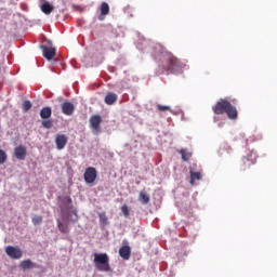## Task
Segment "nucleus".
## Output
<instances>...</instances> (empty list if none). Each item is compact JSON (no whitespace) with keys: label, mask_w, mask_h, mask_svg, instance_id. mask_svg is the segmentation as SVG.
Returning a JSON list of instances; mask_svg holds the SVG:
<instances>
[{"label":"nucleus","mask_w":277,"mask_h":277,"mask_svg":"<svg viewBox=\"0 0 277 277\" xmlns=\"http://www.w3.org/2000/svg\"><path fill=\"white\" fill-rule=\"evenodd\" d=\"M119 256H121L123 261H129V259H131V247L129 246L120 247Z\"/></svg>","instance_id":"nucleus-12"},{"label":"nucleus","mask_w":277,"mask_h":277,"mask_svg":"<svg viewBox=\"0 0 277 277\" xmlns=\"http://www.w3.org/2000/svg\"><path fill=\"white\" fill-rule=\"evenodd\" d=\"M57 228L60 233H63L64 235H67V233H69L68 225H64L62 221H57Z\"/></svg>","instance_id":"nucleus-20"},{"label":"nucleus","mask_w":277,"mask_h":277,"mask_svg":"<svg viewBox=\"0 0 277 277\" xmlns=\"http://www.w3.org/2000/svg\"><path fill=\"white\" fill-rule=\"evenodd\" d=\"M67 202H68L69 205H71V203H72V199H71L70 197H68V198H67Z\"/></svg>","instance_id":"nucleus-29"},{"label":"nucleus","mask_w":277,"mask_h":277,"mask_svg":"<svg viewBox=\"0 0 277 277\" xmlns=\"http://www.w3.org/2000/svg\"><path fill=\"white\" fill-rule=\"evenodd\" d=\"M157 109L158 111H172V108H170V106H163L161 104L157 105Z\"/></svg>","instance_id":"nucleus-25"},{"label":"nucleus","mask_w":277,"mask_h":277,"mask_svg":"<svg viewBox=\"0 0 277 277\" xmlns=\"http://www.w3.org/2000/svg\"><path fill=\"white\" fill-rule=\"evenodd\" d=\"M53 10H55V6H53V4H50L49 1H44L41 4V12H43V14H51L53 12Z\"/></svg>","instance_id":"nucleus-16"},{"label":"nucleus","mask_w":277,"mask_h":277,"mask_svg":"<svg viewBox=\"0 0 277 277\" xmlns=\"http://www.w3.org/2000/svg\"><path fill=\"white\" fill-rule=\"evenodd\" d=\"M55 144L57 150H64V148H66V144H68V136L65 134H57L55 137Z\"/></svg>","instance_id":"nucleus-8"},{"label":"nucleus","mask_w":277,"mask_h":277,"mask_svg":"<svg viewBox=\"0 0 277 277\" xmlns=\"http://www.w3.org/2000/svg\"><path fill=\"white\" fill-rule=\"evenodd\" d=\"M61 109L65 116H72V114H75V104L70 102H64L61 105Z\"/></svg>","instance_id":"nucleus-9"},{"label":"nucleus","mask_w":277,"mask_h":277,"mask_svg":"<svg viewBox=\"0 0 277 277\" xmlns=\"http://www.w3.org/2000/svg\"><path fill=\"white\" fill-rule=\"evenodd\" d=\"M14 157L15 159H18V161H25L27 157V147L23 145H18L14 148Z\"/></svg>","instance_id":"nucleus-5"},{"label":"nucleus","mask_w":277,"mask_h":277,"mask_svg":"<svg viewBox=\"0 0 277 277\" xmlns=\"http://www.w3.org/2000/svg\"><path fill=\"white\" fill-rule=\"evenodd\" d=\"M94 265L98 272H109V255L107 253H94Z\"/></svg>","instance_id":"nucleus-3"},{"label":"nucleus","mask_w":277,"mask_h":277,"mask_svg":"<svg viewBox=\"0 0 277 277\" xmlns=\"http://www.w3.org/2000/svg\"><path fill=\"white\" fill-rule=\"evenodd\" d=\"M121 212H122V214L124 215V217H129V215H130L129 206L123 205V206L121 207Z\"/></svg>","instance_id":"nucleus-26"},{"label":"nucleus","mask_w":277,"mask_h":277,"mask_svg":"<svg viewBox=\"0 0 277 277\" xmlns=\"http://www.w3.org/2000/svg\"><path fill=\"white\" fill-rule=\"evenodd\" d=\"M96 176H97V172L96 169L93 167H89L87 168L85 172H84V181L85 183H94V181H96Z\"/></svg>","instance_id":"nucleus-6"},{"label":"nucleus","mask_w":277,"mask_h":277,"mask_svg":"<svg viewBox=\"0 0 277 277\" xmlns=\"http://www.w3.org/2000/svg\"><path fill=\"white\" fill-rule=\"evenodd\" d=\"M212 111H214V114H216V116H222V115L226 114L227 118H229V120H237V118H238L237 107L233 106V104H230V102H228L227 100H224V98H221L212 107Z\"/></svg>","instance_id":"nucleus-2"},{"label":"nucleus","mask_w":277,"mask_h":277,"mask_svg":"<svg viewBox=\"0 0 277 277\" xmlns=\"http://www.w3.org/2000/svg\"><path fill=\"white\" fill-rule=\"evenodd\" d=\"M98 217L100 222L104 224V226L107 225V215L105 214V212L100 213Z\"/></svg>","instance_id":"nucleus-27"},{"label":"nucleus","mask_w":277,"mask_h":277,"mask_svg":"<svg viewBox=\"0 0 277 277\" xmlns=\"http://www.w3.org/2000/svg\"><path fill=\"white\" fill-rule=\"evenodd\" d=\"M31 222L35 226H38V224H42V216L40 215H35L32 219H31Z\"/></svg>","instance_id":"nucleus-23"},{"label":"nucleus","mask_w":277,"mask_h":277,"mask_svg":"<svg viewBox=\"0 0 277 277\" xmlns=\"http://www.w3.org/2000/svg\"><path fill=\"white\" fill-rule=\"evenodd\" d=\"M5 253L8 254V256H10V259H23V250H21V248L18 247L8 246L5 248Z\"/></svg>","instance_id":"nucleus-4"},{"label":"nucleus","mask_w":277,"mask_h":277,"mask_svg":"<svg viewBox=\"0 0 277 277\" xmlns=\"http://www.w3.org/2000/svg\"><path fill=\"white\" fill-rule=\"evenodd\" d=\"M21 269L27 271V269H34V267H36V264H34V262H31V260H24L21 262L19 264Z\"/></svg>","instance_id":"nucleus-17"},{"label":"nucleus","mask_w":277,"mask_h":277,"mask_svg":"<svg viewBox=\"0 0 277 277\" xmlns=\"http://www.w3.org/2000/svg\"><path fill=\"white\" fill-rule=\"evenodd\" d=\"M8 161V154L3 149H0V166H3Z\"/></svg>","instance_id":"nucleus-22"},{"label":"nucleus","mask_w":277,"mask_h":277,"mask_svg":"<svg viewBox=\"0 0 277 277\" xmlns=\"http://www.w3.org/2000/svg\"><path fill=\"white\" fill-rule=\"evenodd\" d=\"M29 109H31V102L25 101L24 104H23V110L24 111H29Z\"/></svg>","instance_id":"nucleus-28"},{"label":"nucleus","mask_w":277,"mask_h":277,"mask_svg":"<svg viewBox=\"0 0 277 277\" xmlns=\"http://www.w3.org/2000/svg\"><path fill=\"white\" fill-rule=\"evenodd\" d=\"M116 101H118V95L116 93H107V95L105 96V103L106 105H114V103H116Z\"/></svg>","instance_id":"nucleus-18"},{"label":"nucleus","mask_w":277,"mask_h":277,"mask_svg":"<svg viewBox=\"0 0 277 277\" xmlns=\"http://www.w3.org/2000/svg\"><path fill=\"white\" fill-rule=\"evenodd\" d=\"M41 124H42V127H43L44 129H52V127H53V121H52V120H43Z\"/></svg>","instance_id":"nucleus-24"},{"label":"nucleus","mask_w":277,"mask_h":277,"mask_svg":"<svg viewBox=\"0 0 277 277\" xmlns=\"http://www.w3.org/2000/svg\"><path fill=\"white\" fill-rule=\"evenodd\" d=\"M159 68L161 69V72H168V75L171 72L174 75L175 72L183 70V68H185V64L174 56V54L167 53L164 54L163 62Z\"/></svg>","instance_id":"nucleus-1"},{"label":"nucleus","mask_w":277,"mask_h":277,"mask_svg":"<svg viewBox=\"0 0 277 277\" xmlns=\"http://www.w3.org/2000/svg\"><path fill=\"white\" fill-rule=\"evenodd\" d=\"M72 8H75V10H81V8L80 6H77V5H72Z\"/></svg>","instance_id":"nucleus-30"},{"label":"nucleus","mask_w":277,"mask_h":277,"mask_svg":"<svg viewBox=\"0 0 277 277\" xmlns=\"http://www.w3.org/2000/svg\"><path fill=\"white\" fill-rule=\"evenodd\" d=\"M255 161L256 160L252 158V155L242 157L240 162L241 169L246 170L247 168H250V166H254Z\"/></svg>","instance_id":"nucleus-11"},{"label":"nucleus","mask_w":277,"mask_h":277,"mask_svg":"<svg viewBox=\"0 0 277 277\" xmlns=\"http://www.w3.org/2000/svg\"><path fill=\"white\" fill-rule=\"evenodd\" d=\"M101 122H103L101 115H93L90 117V127L96 132L101 131Z\"/></svg>","instance_id":"nucleus-7"},{"label":"nucleus","mask_w":277,"mask_h":277,"mask_svg":"<svg viewBox=\"0 0 277 277\" xmlns=\"http://www.w3.org/2000/svg\"><path fill=\"white\" fill-rule=\"evenodd\" d=\"M180 155H182L183 161H189L192 159V153H187L185 149H181Z\"/></svg>","instance_id":"nucleus-21"},{"label":"nucleus","mask_w":277,"mask_h":277,"mask_svg":"<svg viewBox=\"0 0 277 277\" xmlns=\"http://www.w3.org/2000/svg\"><path fill=\"white\" fill-rule=\"evenodd\" d=\"M100 12L101 14L98 15V21H105V16L109 14V4L107 2H102Z\"/></svg>","instance_id":"nucleus-13"},{"label":"nucleus","mask_w":277,"mask_h":277,"mask_svg":"<svg viewBox=\"0 0 277 277\" xmlns=\"http://www.w3.org/2000/svg\"><path fill=\"white\" fill-rule=\"evenodd\" d=\"M189 174H190V185H196V181H202V173L196 172L190 169Z\"/></svg>","instance_id":"nucleus-15"},{"label":"nucleus","mask_w":277,"mask_h":277,"mask_svg":"<svg viewBox=\"0 0 277 277\" xmlns=\"http://www.w3.org/2000/svg\"><path fill=\"white\" fill-rule=\"evenodd\" d=\"M41 49L43 51V57H45V60L51 61L55 57V54H56L55 48H49L47 45H41Z\"/></svg>","instance_id":"nucleus-10"},{"label":"nucleus","mask_w":277,"mask_h":277,"mask_svg":"<svg viewBox=\"0 0 277 277\" xmlns=\"http://www.w3.org/2000/svg\"><path fill=\"white\" fill-rule=\"evenodd\" d=\"M52 115H53V110L49 106L43 107L40 110V118H42V120H49V118H51Z\"/></svg>","instance_id":"nucleus-14"},{"label":"nucleus","mask_w":277,"mask_h":277,"mask_svg":"<svg viewBox=\"0 0 277 277\" xmlns=\"http://www.w3.org/2000/svg\"><path fill=\"white\" fill-rule=\"evenodd\" d=\"M138 200L141 205H148L150 202V196L146 192H141L138 195Z\"/></svg>","instance_id":"nucleus-19"}]
</instances>
